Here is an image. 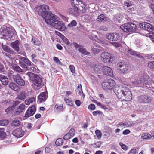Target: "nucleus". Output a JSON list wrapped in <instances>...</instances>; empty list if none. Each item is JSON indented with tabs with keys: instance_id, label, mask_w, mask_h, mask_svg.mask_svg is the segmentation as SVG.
<instances>
[{
	"instance_id": "obj_1",
	"label": "nucleus",
	"mask_w": 154,
	"mask_h": 154,
	"mask_svg": "<svg viewBox=\"0 0 154 154\" xmlns=\"http://www.w3.org/2000/svg\"><path fill=\"white\" fill-rule=\"evenodd\" d=\"M151 80L149 77L145 73L140 74L135 76V79L132 81L134 85H139L141 87L147 88L150 87L149 82Z\"/></svg>"
},
{
	"instance_id": "obj_2",
	"label": "nucleus",
	"mask_w": 154,
	"mask_h": 154,
	"mask_svg": "<svg viewBox=\"0 0 154 154\" xmlns=\"http://www.w3.org/2000/svg\"><path fill=\"white\" fill-rule=\"evenodd\" d=\"M114 91L119 98L124 97L127 101H130L132 99L131 92L129 89L126 87L120 88L116 86L114 89Z\"/></svg>"
},
{
	"instance_id": "obj_3",
	"label": "nucleus",
	"mask_w": 154,
	"mask_h": 154,
	"mask_svg": "<svg viewBox=\"0 0 154 154\" xmlns=\"http://www.w3.org/2000/svg\"><path fill=\"white\" fill-rule=\"evenodd\" d=\"M38 14L41 15L45 20L46 22V19L49 20L52 17L53 14L49 11V7L46 5H41L38 8Z\"/></svg>"
},
{
	"instance_id": "obj_4",
	"label": "nucleus",
	"mask_w": 154,
	"mask_h": 154,
	"mask_svg": "<svg viewBox=\"0 0 154 154\" xmlns=\"http://www.w3.org/2000/svg\"><path fill=\"white\" fill-rule=\"evenodd\" d=\"M0 38L8 40L11 39L15 30L14 29L4 26L0 29Z\"/></svg>"
},
{
	"instance_id": "obj_5",
	"label": "nucleus",
	"mask_w": 154,
	"mask_h": 154,
	"mask_svg": "<svg viewBox=\"0 0 154 154\" xmlns=\"http://www.w3.org/2000/svg\"><path fill=\"white\" fill-rule=\"evenodd\" d=\"M49 20L46 19V23L51 25L54 28L59 31H64L65 29V26L64 23L62 21L57 20L55 16L54 15Z\"/></svg>"
},
{
	"instance_id": "obj_6",
	"label": "nucleus",
	"mask_w": 154,
	"mask_h": 154,
	"mask_svg": "<svg viewBox=\"0 0 154 154\" xmlns=\"http://www.w3.org/2000/svg\"><path fill=\"white\" fill-rule=\"evenodd\" d=\"M26 74L28 76L30 80L33 81L35 86L40 87L43 86L42 78L38 75L30 72H28Z\"/></svg>"
},
{
	"instance_id": "obj_7",
	"label": "nucleus",
	"mask_w": 154,
	"mask_h": 154,
	"mask_svg": "<svg viewBox=\"0 0 154 154\" xmlns=\"http://www.w3.org/2000/svg\"><path fill=\"white\" fill-rule=\"evenodd\" d=\"M137 26L135 24L132 23H126L122 24L120 26L121 29L125 32L127 33L135 32L136 30Z\"/></svg>"
},
{
	"instance_id": "obj_8",
	"label": "nucleus",
	"mask_w": 154,
	"mask_h": 154,
	"mask_svg": "<svg viewBox=\"0 0 154 154\" xmlns=\"http://www.w3.org/2000/svg\"><path fill=\"white\" fill-rule=\"evenodd\" d=\"M101 58L102 60L105 63H111L113 60L114 56L109 53L103 52L101 54Z\"/></svg>"
},
{
	"instance_id": "obj_9",
	"label": "nucleus",
	"mask_w": 154,
	"mask_h": 154,
	"mask_svg": "<svg viewBox=\"0 0 154 154\" xmlns=\"http://www.w3.org/2000/svg\"><path fill=\"white\" fill-rule=\"evenodd\" d=\"M115 84V81L113 79H110L103 82L102 84V86L105 90H110L113 88Z\"/></svg>"
},
{
	"instance_id": "obj_10",
	"label": "nucleus",
	"mask_w": 154,
	"mask_h": 154,
	"mask_svg": "<svg viewBox=\"0 0 154 154\" xmlns=\"http://www.w3.org/2000/svg\"><path fill=\"white\" fill-rule=\"evenodd\" d=\"M118 68L122 73H126L128 71V64L124 61H122L117 64Z\"/></svg>"
},
{
	"instance_id": "obj_11",
	"label": "nucleus",
	"mask_w": 154,
	"mask_h": 154,
	"mask_svg": "<svg viewBox=\"0 0 154 154\" xmlns=\"http://www.w3.org/2000/svg\"><path fill=\"white\" fill-rule=\"evenodd\" d=\"M137 99L140 103H147L151 102V97L148 95H143L138 96Z\"/></svg>"
},
{
	"instance_id": "obj_12",
	"label": "nucleus",
	"mask_w": 154,
	"mask_h": 154,
	"mask_svg": "<svg viewBox=\"0 0 154 154\" xmlns=\"http://www.w3.org/2000/svg\"><path fill=\"white\" fill-rule=\"evenodd\" d=\"M139 26L144 30L148 32L152 31L154 29V27L149 23L146 22L140 23L139 24Z\"/></svg>"
},
{
	"instance_id": "obj_13",
	"label": "nucleus",
	"mask_w": 154,
	"mask_h": 154,
	"mask_svg": "<svg viewBox=\"0 0 154 154\" xmlns=\"http://www.w3.org/2000/svg\"><path fill=\"white\" fill-rule=\"evenodd\" d=\"M73 7L69 8L68 10V12L70 14L74 16L77 17L79 15L80 10L78 9V7H76L73 6Z\"/></svg>"
},
{
	"instance_id": "obj_14",
	"label": "nucleus",
	"mask_w": 154,
	"mask_h": 154,
	"mask_svg": "<svg viewBox=\"0 0 154 154\" xmlns=\"http://www.w3.org/2000/svg\"><path fill=\"white\" fill-rule=\"evenodd\" d=\"M73 44L74 46L75 47L76 49H78V51L80 52H81L82 54L87 55L90 54L83 47L79 45L78 44L75 42H73Z\"/></svg>"
},
{
	"instance_id": "obj_15",
	"label": "nucleus",
	"mask_w": 154,
	"mask_h": 154,
	"mask_svg": "<svg viewBox=\"0 0 154 154\" xmlns=\"http://www.w3.org/2000/svg\"><path fill=\"white\" fill-rule=\"evenodd\" d=\"M103 73L108 76L112 77L113 75V73L112 69L109 67L104 66L103 68Z\"/></svg>"
},
{
	"instance_id": "obj_16",
	"label": "nucleus",
	"mask_w": 154,
	"mask_h": 154,
	"mask_svg": "<svg viewBox=\"0 0 154 154\" xmlns=\"http://www.w3.org/2000/svg\"><path fill=\"white\" fill-rule=\"evenodd\" d=\"M25 106L23 104H21L17 107L15 109L14 112V114L17 115L20 114L24 110Z\"/></svg>"
},
{
	"instance_id": "obj_17",
	"label": "nucleus",
	"mask_w": 154,
	"mask_h": 154,
	"mask_svg": "<svg viewBox=\"0 0 154 154\" xmlns=\"http://www.w3.org/2000/svg\"><path fill=\"white\" fill-rule=\"evenodd\" d=\"M13 134L17 137H20L24 135V131L21 128H18L13 131Z\"/></svg>"
},
{
	"instance_id": "obj_18",
	"label": "nucleus",
	"mask_w": 154,
	"mask_h": 154,
	"mask_svg": "<svg viewBox=\"0 0 154 154\" xmlns=\"http://www.w3.org/2000/svg\"><path fill=\"white\" fill-rule=\"evenodd\" d=\"M125 50L126 52L131 55L135 56L139 58L143 57L139 54H138L137 52L133 50L128 47L125 48Z\"/></svg>"
},
{
	"instance_id": "obj_19",
	"label": "nucleus",
	"mask_w": 154,
	"mask_h": 154,
	"mask_svg": "<svg viewBox=\"0 0 154 154\" xmlns=\"http://www.w3.org/2000/svg\"><path fill=\"white\" fill-rule=\"evenodd\" d=\"M46 98V93L45 92H42L38 96V102L40 103L44 102L45 101Z\"/></svg>"
},
{
	"instance_id": "obj_20",
	"label": "nucleus",
	"mask_w": 154,
	"mask_h": 154,
	"mask_svg": "<svg viewBox=\"0 0 154 154\" xmlns=\"http://www.w3.org/2000/svg\"><path fill=\"white\" fill-rule=\"evenodd\" d=\"M100 47L96 43H94L91 47L92 51L94 54H98L100 52Z\"/></svg>"
},
{
	"instance_id": "obj_21",
	"label": "nucleus",
	"mask_w": 154,
	"mask_h": 154,
	"mask_svg": "<svg viewBox=\"0 0 154 154\" xmlns=\"http://www.w3.org/2000/svg\"><path fill=\"white\" fill-rule=\"evenodd\" d=\"M10 88L16 91H18L20 90V87L14 83L11 82L9 85Z\"/></svg>"
},
{
	"instance_id": "obj_22",
	"label": "nucleus",
	"mask_w": 154,
	"mask_h": 154,
	"mask_svg": "<svg viewBox=\"0 0 154 154\" xmlns=\"http://www.w3.org/2000/svg\"><path fill=\"white\" fill-rule=\"evenodd\" d=\"M12 68L13 70L20 73H22L25 72L23 69L16 64L12 65Z\"/></svg>"
},
{
	"instance_id": "obj_23",
	"label": "nucleus",
	"mask_w": 154,
	"mask_h": 154,
	"mask_svg": "<svg viewBox=\"0 0 154 154\" xmlns=\"http://www.w3.org/2000/svg\"><path fill=\"white\" fill-rule=\"evenodd\" d=\"M19 42L18 40L12 43L11 44V46L17 51H18L19 50Z\"/></svg>"
},
{
	"instance_id": "obj_24",
	"label": "nucleus",
	"mask_w": 154,
	"mask_h": 154,
	"mask_svg": "<svg viewBox=\"0 0 154 154\" xmlns=\"http://www.w3.org/2000/svg\"><path fill=\"white\" fill-rule=\"evenodd\" d=\"M107 18L105 15L101 14L98 16L97 20L99 22H105L107 21Z\"/></svg>"
},
{
	"instance_id": "obj_25",
	"label": "nucleus",
	"mask_w": 154,
	"mask_h": 154,
	"mask_svg": "<svg viewBox=\"0 0 154 154\" xmlns=\"http://www.w3.org/2000/svg\"><path fill=\"white\" fill-rule=\"evenodd\" d=\"M83 2L80 0H71V3L72 6L79 8V3L83 4Z\"/></svg>"
},
{
	"instance_id": "obj_26",
	"label": "nucleus",
	"mask_w": 154,
	"mask_h": 154,
	"mask_svg": "<svg viewBox=\"0 0 154 154\" xmlns=\"http://www.w3.org/2000/svg\"><path fill=\"white\" fill-rule=\"evenodd\" d=\"M21 60L27 65L29 66L32 64V63L29 59L25 57H22Z\"/></svg>"
},
{
	"instance_id": "obj_27",
	"label": "nucleus",
	"mask_w": 154,
	"mask_h": 154,
	"mask_svg": "<svg viewBox=\"0 0 154 154\" xmlns=\"http://www.w3.org/2000/svg\"><path fill=\"white\" fill-rule=\"evenodd\" d=\"M26 95L25 93L24 92H21L18 94L17 97V99L23 100L26 98Z\"/></svg>"
},
{
	"instance_id": "obj_28",
	"label": "nucleus",
	"mask_w": 154,
	"mask_h": 154,
	"mask_svg": "<svg viewBox=\"0 0 154 154\" xmlns=\"http://www.w3.org/2000/svg\"><path fill=\"white\" fill-rule=\"evenodd\" d=\"M2 47L5 51L12 54L14 53V51L11 50V49L7 46L5 45H2Z\"/></svg>"
},
{
	"instance_id": "obj_29",
	"label": "nucleus",
	"mask_w": 154,
	"mask_h": 154,
	"mask_svg": "<svg viewBox=\"0 0 154 154\" xmlns=\"http://www.w3.org/2000/svg\"><path fill=\"white\" fill-rule=\"evenodd\" d=\"M32 42L33 44L39 46L41 44L40 41L36 38L33 37L32 39Z\"/></svg>"
},
{
	"instance_id": "obj_30",
	"label": "nucleus",
	"mask_w": 154,
	"mask_h": 154,
	"mask_svg": "<svg viewBox=\"0 0 154 154\" xmlns=\"http://www.w3.org/2000/svg\"><path fill=\"white\" fill-rule=\"evenodd\" d=\"M112 41H116L119 39L120 36L118 33H112Z\"/></svg>"
},
{
	"instance_id": "obj_31",
	"label": "nucleus",
	"mask_w": 154,
	"mask_h": 154,
	"mask_svg": "<svg viewBox=\"0 0 154 154\" xmlns=\"http://www.w3.org/2000/svg\"><path fill=\"white\" fill-rule=\"evenodd\" d=\"M27 110L30 112L32 116L34 114L36 111V107L35 106H33L29 108Z\"/></svg>"
},
{
	"instance_id": "obj_32",
	"label": "nucleus",
	"mask_w": 154,
	"mask_h": 154,
	"mask_svg": "<svg viewBox=\"0 0 154 154\" xmlns=\"http://www.w3.org/2000/svg\"><path fill=\"white\" fill-rule=\"evenodd\" d=\"M6 137V134L4 131L3 128H0V138L3 139Z\"/></svg>"
},
{
	"instance_id": "obj_33",
	"label": "nucleus",
	"mask_w": 154,
	"mask_h": 154,
	"mask_svg": "<svg viewBox=\"0 0 154 154\" xmlns=\"http://www.w3.org/2000/svg\"><path fill=\"white\" fill-rule=\"evenodd\" d=\"M12 126L17 127L19 126L20 124V122L18 120L14 119L13 120L11 123Z\"/></svg>"
},
{
	"instance_id": "obj_34",
	"label": "nucleus",
	"mask_w": 154,
	"mask_h": 154,
	"mask_svg": "<svg viewBox=\"0 0 154 154\" xmlns=\"http://www.w3.org/2000/svg\"><path fill=\"white\" fill-rule=\"evenodd\" d=\"M152 137L151 134L147 133L143 134L141 137V138L143 139H149Z\"/></svg>"
},
{
	"instance_id": "obj_35",
	"label": "nucleus",
	"mask_w": 154,
	"mask_h": 154,
	"mask_svg": "<svg viewBox=\"0 0 154 154\" xmlns=\"http://www.w3.org/2000/svg\"><path fill=\"white\" fill-rule=\"evenodd\" d=\"M35 99L34 97H32L28 100H26L25 101V103L26 105H29L35 101Z\"/></svg>"
},
{
	"instance_id": "obj_36",
	"label": "nucleus",
	"mask_w": 154,
	"mask_h": 154,
	"mask_svg": "<svg viewBox=\"0 0 154 154\" xmlns=\"http://www.w3.org/2000/svg\"><path fill=\"white\" fill-rule=\"evenodd\" d=\"M30 66V70L32 72H38V71L39 70L37 66L33 63Z\"/></svg>"
},
{
	"instance_id": "obj_37",
	"label": "nucleus",
	"mask_w": 154,
	"mask_h": 154,
	"mask_svg": "<svg viewBox=\"0 0 154 154\" xmlns=\"http://www.w3.org/2000/svg\"><path fill=\"white\" fill-rule=\"evenodd\" d=\"M63 143V140L61 138L58 139L55 142L56 144L58 146L62 145Z\"/></svg>"
},
{
	"instance_id": "obj_38",
	"label": "nucleus",
	"mask_w": 154,
	"mask_h": 154,
	"mask_svg": "<svg viewBox=\"0 0 154 154\" xmlns=\"http://www.w3.org/2000/svg\"><path fill=\"white\" fill-rule=\"evenodd\" d=\"M12 78L16 82L18 80H20L22 78H21L20 75L19 74L14 75L13 76Z\"/></svg>"
},
{
	"instance_id": "obj_39",
	"label": "nucleus",
	"mask_w": 154,
	"mask_h": 154,
	"mask_svg": "<svg viewBox=\"0 0 154 154\" xmlns=\"http://www.w3.org/2000/svg\"><path fill=\"white\" fill-rule=\"evenodd\" d=\"M133 2L130 1L128 0L125 2L124 3V8L126 9L129 7L131 4Z\"/></svg>"
},
{
	"instance_id": "obj_40",
	"label": "nucleus",
	"mask_w": 154,
	"mask_h": 154,
	"mask_svg": "<svg viewBox=\"0 0 154 154\" xmlns=\"http://www.w3.org/2000/svg\"><path fill=\"white\" fill-rule=\"evenodd\" d=\"M55 108L56 109L57 112L63 111V107L62 105H58L56 104L55 106Z\"/></svg>"
},
{
	"instance_id": "obj_41",
	"label": "nucleus",
	"mask_w": 154,
	"mask_h": 154,
	"mask_svg": "<svg viewBox=\"0 0 154 154\" xmlns=\"http://www.w3.org/2000/svg\"><path fill=\"white\" fill-rule=\"evenodd\" d=\"M9 122L7 120H0V125L5 126L8 124Z\"/></svg>"
},
{
	"instance_id": "obj_42",
	"label": "nucleus",
	"mask_w": 154,
	"mask_h": 154,
	"mask_svg": "<svg viewBox=\"0 0 154 154\" xmlns=\"http://www.w3.org/2000/svg\"><path fill=\"white\" fill-rule=\"evenodd\" d=\"M77 23L75 20H72L70 23L68 24L67 25L68 27H74L76 26Z\"/></svg>"
},
{
	"instance_id": "obj_43",
	"label": "nucleus",
	"mask_w": 154,
	"mask_h": 154,
	"mask_svg": "<svg viewBox=\"0 0 154 154\" xmlns=\"http://www.w3.org/2000/svg\"><path fill=\"white\" fill-rule=\"evenodd\" d=\"M37 55L35 54H33L31 56L32 60V61L35 63H36L37 62V60L36 59Z\"/></svg>"
},
{
	"instance_id": "obj_44",
	"label": "nucleus",
	"mask_w": 154,
	"mask_h": 154,
	"mask_svg": "<svg viewBox=\"0 0 154 154\" xmlns=\"http://www.w3.org/2000/svg\"><path fill=\"white\" fill-rule=\"evenodd\" d=\"M95 133L97 138L99 139L101 138L102 136V133L99 130H97L95 131Z\"/></svg>"
},
{
	"instance_id": "obj_45",
	"label": "nucleus",
	"mask_w": 154,
	"mask_h": 154,
	"mask_svg": "<svg viewBox=\"0 0 154 154\" xmlns=\"http://www.w3.org/2000/svg\"><path fill=\"white\" fill-rule=\"evenodd\" d=\"M64 100L65 101L66 103L69 106H71L73 105V103L71 100L68 99H66L65 98Z\"/></svg>"
},
{
	"instance_id": "obj_46",
	"label": "nucleus",
	"mask_w": 154,
	"mask_h": 154,
	"mask_svg": "<svg viewBox=\"0 0 154 154\" xmlns=\"http://www.w3.org/2000/svg\"><path fill=\"white\" fill-rule=\"evenodd\" d=\"M1 82L3 85H7L8 83V78L6 77L5 78L2 79Z\"/></svg>"
},
{
	"instance_id": "obj_47",
	"label": "nucleus",
	"mask_w": 154,
	"mask_h": 154,
	"mask_svg": "<svg viewBox=\"0 0 154 154\" xmlns=\"http://www.w3.org/2000/svg\"><path fill=\"white\" fill-rule=\"evenodd\" d=\"M68 133L70 136V137H72L74 135L75 133L74 129L73 128L71 129Z\"/></svg>"
},
{
	"instance_id": "obj_48",
	"label": "nucleus",
	"mask_w": 154,
	"mask_h": 154,
	"mask_svg": "<svg viewBox=\"0 0 154 154\" xmlns=\"http://www.w3.org/2000/svg\"><path fill=\"white\" fill-rule=\"evenodd\" d=\"M112 33L107 34L106 35V38L107 39H108L110 41H112Z\"/></svg>"
},
{
	"instance_id": "obj_49",
	"label": "nucleus",
	"mask_w": 154,
	"mask_h": 154,
	"mask_svg": "<svg viewBox=\"0 0 154 154\" xmlns=\"http://www.w3.org/2000/svg\"><path fill=\"white\" fill-rule=\"evenodd\" d=\"M101 144L100 142H97L93 144L94 146L96 148H100V147Z\"/></svg>"
},
{
	"instance_id": "obj_50",
	"label": "nucleus",
	"mask_w": 154,
	"mask_h": 154,
	"mask_svg": "<svg viewBox=\"0 0 154 154\" xmlns=\"http://www.w3.org/2000/svg\"><path fill=\"white\" fill-rule=\"evenodd\" d=\"M101 69V67L99 66L96 65L94 68V70L96 72H100Z\"/></svg>"
},
{
	"instance_id": "obj_51",
	"label": "nucleus",
	"mask_w": 154,
	"mask_h": 154,
	"mask_svg": "<svg viewBox=\"0 0 154 154\" xmlns=\"http://www.w3.org/2000/svg\"><path fill=\"white\" fill-rule=\"evenodd\" d=\"M134 5L133 3L131 4L129 7H128L126 9L130 11H134Z\"/></svg>"
},
{
	"instance_id": "obj_52",
	"label": "nucleus",
	"mask_w": 154,
	"mask_h": 154,
	"mask_svg": "<svg viewBox=\"0 0 154 154\" xmlns=\"http://www.w3.org/2000/svg\"><path fill=\"white\" fill-rule=\"evenodd\" d=\"M20 80V81L19 82L18 81V82L17 83L20 86H24L25 85V81L22 79H21Z\"/></svg>"
},
{
	"instance_id": "obj_53",
	"label": "nucleus",
	"mask_w": 154,
	"mask_h": 154,
	"mask_svg": "<svg viewBox=\"0 0 154 154\" xmlns=\"http://www.w3.org/2000/svg\"><path fill=\"white\" fill-rule=\"evenodd\" d=\"M19 64H20V66L23 68H26L28 70H29V69H28V67L26 65L24 64V63L23 62L20 61L19 62Z\"/></svg>"
},
{
	"instance_id": "obj_54",
	"label": "nucleus",
	"mask_w": 154,
	"mask_h": 154,
	"mask_svg": "<svg viewBox=\"0 0 154 154\" xmlns=\"http://www.w3.org/2000/svg\"><path fill=\"white\" fill-rule=\"evenodd\" d=\"M148 66L149 68L154 69V61L151 62L149 63Z\"/></svg>"
},
{
	"instance_id": "obj_55",
	"label": "nucleus",
	"mask_w": 154,
	"mask_h": 154,
	"mask_svg": "<svg viewBox=\"0 0 154 154\" xmlns=\"http://www.w3.org/2000/svg\"><path fill=\"white\" fill-rule=\"evenodd\" d=\"M95 105L93 104H90L88 107V109H89L92 110L95 109Z\"/></svg>"
},
{
	"instance_id": "obj_56",
	"label": "nucleus",
	"mask_w": 154,
	"mask_h": 154,
	"mask_svg": "<svg viewBox=\"0 0 154 154\" xmlns=\"http://www.w3.org/2000/svg\"><path fill=\"white\" fill-rule=\"evenodd\" d=\"M119 144L121 146L122 148L123 149V150H126L127 149L126 146L123 144L122 143H119Z\"/></svg>"
},
{
	"instance_id": "obj_57",
	"label": "nucleus",
	"mask_w": 154,
	"mask_h": 154,
	"mask_svg": "<svg viewBox=\"0 0 154 154\" xmlns=\"http://www.w3.org/2000/svg\"><path fill=\"white\" fill-rule=\"evenodd\" d=\"M99 29L100 30H103V31H106L108 30V28L105 26H100Z\"/></svg>"
},
{
	"instance_id": "obj_58",
	"label": "nucleus",
	"mask_w": 154,
	"mask_h": 154,
	"mask_svg": "<svg viewBox=\"0 0 154 154\" xmlns=\"http://www.w3.org/2000/svg\"><path fill=\"white\" fill-rule=\"evenodd\" d=\"M77 89L79 91V93L80 94H81L82 93H83L82 90V87L81 85H79L78 86L77 88Z\"/></svg>"
},
{
	"instance_id": "obj_59",
	"label": "nucleus",
	"mask_w": 154,
	"mask_h": 154,
	"mask_svg": "<svg viewBox=\"0 0 154 154\" xmlns=\"http://www.w3.org/2000/svg\"><path fill=\"white\" fill-rule=\"evenodd\" d=\"M69 67L71 72L72 73H74L75 72V69L74 66L72 65H70Z\"/></svg>"
},
{
	"instance_id": "obj_60",
	"label": "nucleus",
	"mask_w": 154,
	"mask_h": 154,
	"mask_svg": "<svg viewBox=\"0 0 154 154\" xmlns=\"http://www.w3.org/2000/svg\"><path fill=\"white\" fill-rule=\"evenodd\" d=\"M32 116V115L31 114L30 112H29L27 110L25 113L24 117L27 118Z\"/></svg>"
},
{
	"instance_id": "obj_61",
	"label": "nucleus",
	"mask_w": 154,
	"mask_h": 154,
	"mask_svg": "<svg viewBox=\"0 0 154 154\" xmlns=\"http://www.w3.org/2000/svg\"><path fill=\"white\" fill-rule=\"evenodd\" d=\"M101 112L100 111L97 110L95 111H94L92 112V114L94 116H96L97 114H100L101 113Z\"/></svg>"
},
{
	"instance_id": "obj_62",
	"label": "nucleus",
	"mask_w": 154,
	"mask_h": 154,
	"mask_svg": "<svg viewBox=\"0 0 154 154\" xmlns=\"http://www.w3.org/2000/svg\"><path fill=\"white\" fill-rule=\"evenodd\" d=\"M3 103L4 104L7 105H10L11 103V101L9 100H5Z\"/></svg>"
},
{
	"instance_id": "obj_63",
	"label": "nucleus",
	"mask_w": 154,
	"mask_h": 154,
	"mask_svg": "<svg viewBox=\"0 0 154 154\" xmlns=\"http://www.w3.org/2000/svg\"><path fill=\"white\" fill-rule=\"evenodd\" d=\"M62 39L63 40L64 42L67 45H69L70 44L69 40L65 36L64 37V38H63Z\"/></svg>"
},
{
	"instance_id": "obj_64",
	"label": "nucleus",
	"mask_w": 154,
	"mask_h": 154,
	"mask_svg": "<svg viewBox=\"0 0 154 154\" xmlns=\"http://www.w3.org/2000/svg\"><path fill=\"white\" fill-rule=\"evenodd\" d=\"M136 149H131L128 154H136Z\"/></svg>"
}]
</instances>
